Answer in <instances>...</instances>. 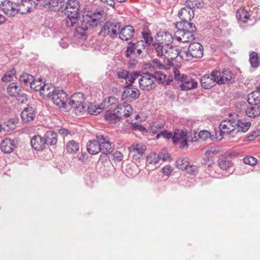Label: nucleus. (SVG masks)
Listing matches in <instances>:
<instances>
[{"mask_svg":"<svg viewBox=\"0 0 260 260\" xmlns=\"http://www.w3.org/2000/svg\"><path fill=\"white\" fill-rule=\"evenodd\" d=\"M104 12L103 10L95 11L91 15L83 16L81 24L76 27L75 31L81 36L85 35V31L89 27L94 28L100 24V20L103 17Z\"/></svg>","mask_w":260,"mask_h":260,"instance_id":"f257e3e1","label":"nucleus"},{"mask_svg":"<svg viewBox=\"0 0 260 260\" xmlns=\"http://www.w3.org/2000/svg\"><path fill=\"white\" fill-rule=\"evenodd\" d=\"M79 3L77 0H68L63 8V12L67 15L65 25L68 27L74 26L79 21L80 14Z\"/></svg>","mask_w":260,"mask_h":260,"instance_id":"f03ea898","label":"nucleus"},{"mask_svg":"<svg viewBox=\"0 0 260 260\" xmlns=\"http://www.w3.org/2000/svg\"><path fill=\"white\" fill-rule=\"evenodd\" d=\"M25 4L21 3V4H16L12 3L9 1H4L1 5V8L4 12L9 16H14L17 13L25 14L30 12V8L27 6L25 7Z\"/></svg>","mask_w":260,"mask_h":260,"instance_id":"7ed1b4c3","label":"nucleus"},{"mask_svg":"<svg viewBox=\"0 0 260 260\" xmlns=\"http://www.w3.org/2000/svg\"><path fill=\"white\" fill-rule=\"evenodd\" d=\"M142 38L140 41L136 43L129 42L126 49H137L142 47L143 49L146 48H151L154 49L152 43H155L152 37L151 33L149 30L143 29L141 32Z\"/></svg>","mask_w":260,"mask_h":260,"instance_id":"20e7f679","label":"nucleus"},{"mask_svg":"<svg viewBox=\"0 0 260 260\" xmlns=\"http://www.w3.org/2000/svg\"><path fill=\"white\" fill-rule=\"evenodd\" d=\"M155 42L152 43L154 49H163L171 45L170 49H173L171 45L173 38L171 34L167 31H159L155 37Z\"/></svg>","mask_w":260,"mask_h":260,"instance_id":"39448f33","label":"nucleus"},{"mask_svg":"<svg viewBox=\"0 0 260 260\" xmlns=\"http://www.w3.org/2000/svg\"><path fill=\"white\" fill-rule=\"evenodd\" d=\"M219 131L215 130V138L221 141L225 135H229L236 129V120L233 119H225L222 120L219 126Z\"/></svg>","mask_w":260,"mask_h":260,"instance_id":"423d86ee","label":"nucleus"},{"mask_svg":"<svg viewBox=\"0 0 260 260\" xmlns=\"http://www.w3.org/2000/svg\"><path fill=\"white\" fill-rule=\"evenodd\" d=\"M173 72L175 79L182 82V84L180 85L182 90H188L197 87L198 82L196 80L188 78L184 74L181 75L177 69L174 68Z\"/></svg>","mask_w":260,"mask_h":260,"instance_id":"0eeeda50","label":"nucleus"},{"mask_svg":"<svg viewBox=\"0 0 260 260\" xmlns=\"http://www.w3.org/2000/svg\"><path fill=\"white\" fill-rule=\"evenodd\" d=\"M220 75V71L218 70H214L211 73L210 75L206 74L202 77L201 78V83L202 87L206 89H211L214 87L216 84H222L221 80H218Z\"/></svg>","mask_w":260,"mask_h":260,"instance_id":"6e6552de","label":"nucleus"},{"mask_svg":"<svg viewBox=\"0 0 260 260\" xmlns=\"http://www.w3.org/2000/svg\"><path fill=\"white\" fill-rule=\"evenodd\" d=\"M85 100V98L83 93H75L71 96L70 102L68 103V106L74 108L76 113H81L86 109V106L83 104Z\"/></svg>","mask_w":260,"mask_h":260,"instance_id":"1a4fd4ad","label":"nucleus"},{"mask_svg":"<svg viewBox=\"0 0 260 260\" xmlns=\"http://www.w3.org/2000/svg\"><path fill=\"white\" fill-rule=\"evenodd\" d=\"M139 83L141 89L146 91H150L154 89L156 85L154 81V77L152 74L148 72L144 73L142 75H139Z\"/></svg>","mask_w":260,"mask_h":260,"instance_id":"9d476101","label":"nucleus"},{"mask_svg":"<svg viewBox=\"0 0 260 260\" xmlns=\"http://www.w3.org/2000/svg\"><path fill=\"white\" fill-rule=\"evenodd\" d=\"M120 28L119 23L108 21L103 26L100 34L103 36L109 35L111 37L114 38L119 33Z\"/></svg>","mask_w":260,"mask_h":260,"instance_id":"9b49d317","label":"nucleus"},{"mask_svg":"<svg viewBox=\"0 0 260 260\" xmlns=\"http://www.w3.org/2000/svg\"><path fill=\"white\" fill-rule=\"evenodd\" d=\"M189 136L186 130L176 129L174 131L172 141L175 144H180L181 148L188 147Z\"/></svg>","mask_w":260,"mask_h":260,"instance_id":"f8f14e48","label":"nucleus"},{"mask_svg":"<svg viewBox=\"0 0 260 260\" xmlns=\"http://www.w3.org/2000/svg\"><path fill=\"white\" fill-rule=\"evenodd\" d=\"M146 150V146L138 142L134 143L128 148L129 155L135 160L140 159L144 154Z\"/></svg>","mask_w":260,"mask_h":260,"instance_id":"ddd939ff","label":"nucleus"},{"mask_svg":"<svg viewBox=\"0 0 260 260\" xmlns=\"http://www.w3.org/2000/svg\"><path fill=\"white\" fill-rule=\"evenodd\" d=\"M51 99L53 103L58 107H62L63 106H68L67 101V94L62 90H55L53 94H51Z\"/></svg>","mask_w":260,"mask_h":260,"instance_id":"4468645a","label":"nucleus"},{"mask_svg":"<svg viewBox=\"0 0 260 260\" xmlns=\"http://www.w3.org/2000/svg\"><path fill=\"white\" fill-rule=\"evenodd\" d=\"M123 86L125 89L121 95L122 100L131 99L134 101L139 98L140 91L138 89L132 87V85H129V84H123Z\"/></svg>","mask_w":260,"mask_h":260,"instance_id":"2eb2a0df","label":"nucleus"},{"mask_svg":"<svg viewBox=\"0 0 260 260\" xmlns=\"http://www.w3.org/2000/svg\"><path fill=\"white\" fill-rule=\"evenodd\" d=\"M116 74L118 78L125 79V84H129V85H132L135 80L139 77L138 73H130L122 69H118L116 71Z\"/></svg>","mask_w":260,"mask_h":260,"instance_id":"dca6fc26","label":"nucleus"},{"mask_svg":"<svg viewBox=\"0 0 260 260\" xmlns=\"http://www.w3.org/2000/svg\"><path fill=\"white\" fill-rule=\"evenodd\" d=\"M65 4L64 0H45L43 7L52 11H62Z\"/></svg>","mask_w":260,"mask_h":260,"instance_id":"f3484780","label":"nucleus"},{"mask_svg":"<svg viewBox=\"0 0 260 260\" xmlns=\"http://www.w3.org/2000/svg\"><path fill=\"white\" fill-rule=\"evenodd\" d=\"M204 50H183L181 52L180 58L185 60H189L194 58H200L203 55Z\"/></svg>","mask_w":260,"mask_h":260,"instance_id":"a211bd4d","label":"nucleus"},{"mask_svg":"<svg viewBox=\"0 0 260 260\" xmlns=\"http://www.w3.org/2000/svg\"><path fill=\"white\" fill-rule=\"evenodd\" d=\"M183 50H166V54H165L164 62L167 66H173L172 60L179 56L180 57L181 52Z\"/></svg>","mask_w":260,"mask_h":260,"instance_id":"6ab92c4d","label":"nucleus"},{"mask_svg":"<svg viewBox=\"0 0 260 260\" xmlns=\"http://www.w3.org/2000/svg\"><path fill=\"white\" fill-rule=\"evenodd\" d=\"M194 16V10L188 6L182 8L178 12V16L181 21H191Z\"/></svg>","mask_w":260,"mask_h":260,"instance_id":"aec40b11","label":"nucleus"},{"mask_svg":"<svg viewBox=\"0 0 260 260\" xmlns=\"http://www.w3.org/2000/svg\"><path fill=\"white\" fill-rule=\"evenodd\" d=\"M117 99L114 96H110L105 99L102 103V108L106 110H117L118 106Z\"/></svg>","mask_w":260,"mask_h":260,"instance_id":"412c9836","label":"nucleus"},{"mask_svg":"<svg viewBox=\"0 0 260 260\" xmlns=\"http://www.w3.org/2000/svg\"><path fill=\"white\" fill-rule=\"evenodd\" d=\"M116 110L117 113H119V119H120L122 117H129L133 112V109L132 107L128 104L118 105Z\"/></svg>","mask_w":260,"mask_h":260,"instance_id":"4be33fe9","label":"nucleus"},{"mask_svg":"<svg viewBox=\"0 0 260 260\" xmlns=\"http://www.w3.org/2000/svg\"><path fill=\"white\" fill-rule=\"evenodd\" d=\"M190 21H179L176 24L177 29H181L184 32L193 33L196 30V27L193 23L189 22Z\"/></svg>","mask_w":260,"mask_h":260,"instance_id":"5701e85b","label":"nucleus"},{"mask_svg":"<svg viewBox=\"0 0 260 260\" xmlns=\"http://www.w3.org/2000/svg\"><path fill=\"white\" fill-rule=\"evenodd\" d=\"M15 148V144L14 140L10 138H5L1 143V149L6 153H11Z\"/></svg>","mask_w":260,"mask_h":260,"instance_id":"b1692460","label":"nucleus"},{"mask_svg":"<svg viewBox=\"0 0 260 260\" xmlns=\"http://www.w3.org/2000/svg\"><path fill=\"white\" fill-rule=\"evenodd\" d=\"M21 87L17 85L16 83H12L9 85L7 88L8 93L11 96H16L19 95L20 97L24 98L26 100V96L23 93H21Z\"/></svg>","mask_w":260,"mask_h":260,"instance_id":"393cba45","label":"nucleus"},{"mask_svg":"<svg viewBox=\"0 0 260 260\" xmlns=\"http://www.w3.org/2000/svg\"><path fill=\"white\" fill-rule=\"evenodd\" d=\"M43 137L38 135L34 136L31 139L30 143L32 147L38 151L43 150L46 148Z\"/></svg>","mask_w":260,"mask_h":260,"instance_id":"a878e982","label":"nucleus"},{"mask_svg":"<svg viewBox=\"0 0 260 260\" xmlns=\"http://www.w3.org/2000/svg\"><path fill=\"white\" fill-rule=\"evenodd\" d=\"M134 32L135 29L132 26H125L120 30L119 38L122 40L127 41L133 37Z\"/></svg>","mask_w":260,"mask_h":260,"instance_id":"bb28decb","label":"nucleus"},{"mask_svg":"<svg viewBox=\"0 0 260 260\" xmlns=\"http://www.w3.org/2000/svg\"><path fill=\"white\" fill-rule=\"evenodd\" d=\"M57 133L53 131L46 132L43 137L45 145L53 146L55 145L57 142Z\"/></svg>","mask_w":260,"mask_h":260,"instance_id":"cd10ccee","label":"nucleus"},{"mask_svg":"<svg viewBox=\"0 0 260 260\" xmlns=\"http://www.w3.org/2000/svg\"><path fill=\"white\" fill-rule=\"evenodd\" d=\"M21 117L24 122L28 123L34 119L35 114L31 107L25 108L21 112Z\"/></svg>","mask_w":260,"mask_h":260,"instance_id":"c85d7f7f","label":"nucleus"},{"mask_svg":"<svg viewBox=\"0 0 260 260\" xmlns=\"http://www.w3.org/2000/svg\"><path fill=\"white\" fill-rule=\"evenodd\" d=\"M86 147L88 153L90 154L94 155L101 152V147L96 140L89 141Z\"/></svg>","mask_w":260,"mask_h":260,"instance_id":"c756f323","label":"nucleus"},{"mask_svg":"<svg viewBox=\"0 0 260 260\" xmlns=\"http://www.w3.org/2000/svg\"><path fill=\"white\" fill-rule=\"evenodd\" d=\"M248 102L250 105H258L260 103V85L256 90L248 94Z\"/></svg>","mask_w":260,"mask_h":260,"instance_id":"7c9ffc66","label":"nucleus"},{"mask_svg":"<svg viewBox=\"0 0 260 260\" xmlns=\"http://www.w3.org/2000/svg\"><path fill=\"white\" fill-rule=\"evenodd\" d=\"M117 113V110H106L105 114V118L112 123H115L119 121V115Z\"/></svg>","mask_w":260,"mask_h":260,"instance_id":"2f4dec72","label":"nucleus"},{"mask_svg":"<svg viewBox=\"0 0 260 260\" xmlns=\"http://www.w3.org/2000/svg\"><path fill=\"white\" fill-rule=\"evenodd\" d=\"M233 77V74L229 69H224L222 71L221 73L220 72V75L219 77H218V80H221L222 84H224L226 82H231Z\"/></svg>","mask_w":260,"mask_h":260,"instance_id":"473e14b6","label":"nucleus"},{"mask_svg":"<svg viewBox=\"0 0 260 260\" xmlns=\"http://www.w3.org/2000/svg\"><path fill=\"white\" fill-rule=\"evenodd\" d=\"M247 115L250 117H256L260 115V106L257 104H251L246 110Z\"/></svg>","mask_w":260,"mask_h":260,"instance_id":"72a5a7b5","label":"nucleus"},{"mask_svg":"<svg viewBox=\"0 0 260 260\" xmlns=\"http://www.w3.org/2000/svg\"><path fill=\"white\" fill-rule=\"evenodd\" d=\"M55 90L54 87L53 85L49 84H43L41 90L40 91V94L43 96H46L50 98L51 94Z\"/></svg>","mask_w":260,"mask_h":260,"instance_id":"f704fd0d","label":"nucleus"},{"mask_svg":"<svg viewBox=\"0 0 260 260\" xmlns=\"http://www.w3.org/2000/svg\"><path fill=\"white\" fill-rule=\"evenodd\" d=\"M66 149L70 154L77 153L79 149V143L74 140H71L67 143Z\"/></svg>","mask_w":260,"mask_h":260,"instance_id":"c9c22d12","label":"nucleus"},{"mask_svg":"<svg viewBox=\"0 0 260 260\" xmlns=\"http://www.w3.org/2000/svg\"><path fill=\"white\" fill-rule=\"evenodd\" d=\"M236 120V129L237 132H246L251 126L250 122H243L242 120Z\"/></svg>","mask_w":260,"mask_h":260,"instance_id":"e433bc0d","label":"nucleus"},{"mask_svg":"<svg viewBox=\"0 0 260 260\" xmlns=\"http://www.w3.org/2000/svg\"><path fill=\"white\" fill-rule=\"evenodd\" d=\"M96 140L100 145L111 142L110 135L106 133H99L96 134Z\"/></svg>","mask_w":260,"mask_h":260,"instance_id":"4c0bfd02","label":"nucleus"},{"mask_svg":"<svg viewBox=\"0 0 260 260\" xmlns=\"http://www.w3.org/2000/svg\"><path fill=\"white\" fill-rule=\"evenodd\" d=\"M198 136L199 138L204 141H206L209 138H210L212 141H218V138H215V132H214V135H211L210 132L208 131H202L199 133Z\"/></svg>","mask_w":260,"mask_h":260,"instance_id":"58836bf2","label":"nucleus"},{"mask_svg":"<svg viewBox=\"0 0 260 260\" xmlns=\"http://www.w3.org/2000/svg\"><path fill=\"white\" fill-rule=\"evenodd\" d=\"M100 147L101 152L104 154L107 155L113 151L114 145L112 142H110L100 145Z\"/></svg>","mask_w":260,"mask_h":260,"instance_id":"ea45409f","label":"nucleus"},{"mask_svg":"<svg viewBox=\"0 0 260 260\" xmlns=\"http://www.w3.org/2000/svg\"><path fill=\"white\" fill-rule=\"evenodd\" d=\"M186 6H188L191 9L201 8L204 6V3L202 0H188L186 2Z\"/></svg>","mask_w":260,"mask_h":260,"instance_id":"a19ab883","label":"nucleus"},{"mask_svg":"<svg viewBox=\"0 0 260 260\" xmlns=\"http://www.w3.org/2000/svg\"><path fill=\"white\" fill-rule=\"evenodd\" d=\"M250 15L245 10H238L236 12V17L239 20L245 22L249 18Z\"/></svg>","mask_w":260,"mask_h":260,"instance_id":"79ce46f5","label":"nucleus"},{"mask_svg":"<svg viewBox=\"0 0 260 260\" xmlns=\"http://www.w3.org/2000/svg\"><path fill=\"white\" fill-rule=\"evenodd\" d=\"M103 110V108H102V104L100 106L90 104L87 108L88 112L90 114L94 115H96L101 113Z\"/></svg>","mask_w":260,"mask_h":260,"instance_id":"37998d69","label":"nucleus"},{"mask_svg":"<svg viewBox=\"0 0 260 260\" xmlns=\"http://www.w3.org/2000/svg\"><path fill=\"white\" fill-rule=\"evenodd\" d=\"M34 77L31 75L24 73L20 76V80L25 85L30 86V84L32 83L34 80Z\"/></svg>","mask_w":260,"mask_h":260,"instance_id":"c03bdc74","label":"nucleus"},{"mask_svg":"<svg viewBox=\"0 0 260 260\" xmlns=\"http://www.w3.org/2000/svg\"><path fill=\"white\" fill-rule=\"evenodd\" d=\"M219 167L223 170H227L232 166V162L225 157H222L218 160Z\"/></svg>","mask_w":260,"mask_h":260,"instance_id":"a18cd8bd","label":"nucleus"},{"mask_svg":"<svg viewBox=\"0 0 260 260\" xmlns=\"http://www.w3.org/2000/svg\"><path fill=\"white\" fill-rule=\"evenodd\" d=\"M188 165L187 158L183 157H178L176 161V167L182 170H184Z\"/></svg>","mask_w":260,"mask_h":260,"instance_id":"49530a36","label":"nucleus"},{"mask_svg":"<svg viewBox=\"0 0 260 260\" xmlns=\"http://www.w3.org/2000/svg\"><path fill=\"white\" fill-rule=\"evenodd\" d=\"M146 162L149 164L156 165L159 163V160L157 154L150 153L146 158Z\"/></svg>","mask_w":260,"mask_h":260,"instance_id":"de8ad7c7","label":"nucleus"},{"mask_svg":"<svg viewBox=\"0 0 260 260\" xmlns=\"http://www.w3.org/2000/svg\"><path fill=\"white\" fill-rule=\"evenodd\" d=\"M164 125L161 123H154L152 124L150 126L149 130L151 132L153 133L154 134H159L161 133L164 129Z\"/></svg>","mask_w":260,"mask_h":260,"instance_id":"09e8293b","label":"nucleus"},{"mask_svg":"<svg viewBox=\"0 0 260 260\" xmlns=\"http://www.w3.org/2000/svg\"><path fill=\"white\" fill-rule=\"evenodd\" d=\"M42 84H44L42 79L39 78L37 80L34 79L32 83L30 84V87L35 90V91H39L40 92L43 86Z\"/></svg>","mask_w":260,"mask_h":260,"instance_id":"8fccbe9b","label":"nucleus"},{"mask_svg":"<svg viewBox=\"0 0 260 260\" xmlns=\"http://www.w3.org/2000/svg\"><path fill=\"white\" fill-rule=\"evenodd\" d=\"M249 61L251 66L253 68H256L258 67V54L256 52L253 51L250 54Z\"/></svg>","mask_w":260,"mask_h":260,"instance_id":"3c124183","label":"nucleus"},{"mask_svg":"<svg viewBox=\"0 0 260 260\" xmlns=\"http://www.w3.org/2000/svg\"><path fill=\"white\" fill-rule=\"evenodd\" d=\"M154 77V81H156L158 83H164L166 81V78L167 76L165 74H162L160 72H155L154 74H152Z\"/></svg>","mask_w":260,"mask_h":260,"instance_id":"603ef678","label":"nucleus"},{"mask_svg":"<svg viewBox=\"0 0 260 260\" xmlns=\"http://www.w3.org/2000/svg\"><path fill=\"white\" fill-rule=\"evenodd\" d=\"M126 56L132 58V60L138 57L142 52V50H126Z\"/></svg>","mask_w":260,"mask_h":260,"instance_id":"864d4df0","label":"nucleus"},{"mask_svg":"<svg viewBox=\"0 0 260 260\" xmlns=\"http://www.w3.org/2000/svg\"><path fill=\"white\" fill-rule=\"evenodd\" d=\"M173 136V135L172 134V133L169 131H166L164 129L161 132V133H159L156 135V139H158L162 137L166 139H172Z\"/></svg>","mask_w":260,"mask_h":260,"instance_id":"5fc2aeb1","label":"nucleus"},{"mask_svg":"<svg viewBox=\"0 0 260 260\" xmlns=\"http://www.w3.org/2000/svg\"><path fill=\"white\" fill-rule=\"evenodd\" d=\"M16 72V71L14 69L10 71L7 72L5 75L2 78V80L5 82L10 81L13 76L15 74Z\"/></svg>","mask_w":260,"mask_h":260,"instance_id":"6e6d98bb","label":"nucleus"},{"mask_svg":"<svg viewBox=\"0 0 260 260\" xmlns=\"http://www.w3.org/2000/svg\"><path fill=\"white\" fill-rule=\"evenodd\" d=\"M193 35L191 33L184 32L182 35V37L181 38L180 41L182 42H188L194 40Z\"/></svg>","mask_w":260,"mask_h":260,"instance_id":"4d7b16f0","label":"nucleus"},{"mask_svg":"<svg viewBox=\"0 0 260 260\" xmlns=\"http://www.w3.org/2000/svg\"><path fill=\"white\" fill-rule=\"evenodd\" d=\"M157 155L159 160L162 159L163 161H166L171 158L170 154L165 150L161 151L157 154Z\"/></svg>","mask_w":260,"mask_h":260,"instance_id":"13d9d810","label":"nucleus"},{"mask_svg":"<svg viewBox=\"0 0 260 260\" xmlns=\"http://www.w3.org/2000/svg\"><path fill=\"white\" fill-rule=\"evenodd\" d=\"M243 161L245 164H248L251 166H254L257 163V159L254 157L249 156L245 157L243 158Z\"/></svg>","mask_w":260,"mask_h":260,"instance_id":"bf43d9fd","label":"nucleus"},{"mask_svg":"<svg viewBox=\"0 0 260 260\" xmlns=\"http://www.w3.org/2000/svg\"><path fill=\"white\" fill-rule=\"evenodd\" d=\"M260 136V130H255L252 131L250 134L246 138L247 141H253L255 138Z\"/></svg>","mask_w":260,"mask_h":260,"instance_id":"052dcab7","label":"nucleus"},{"mask_svg":"<svg viewBox=\"0 0 260 260\" xmlns=\"http://www.w3.org/2000/svg\"><path fill=\"white\" fill-rule=\"evenodd\" d=\"M153 62L154 63V66H155L156 67L160 69H165L166 70H167L170 68L169 66H166V64L165 63H161L160 61L157 60V59H154L153 60Z\"/></svg>","mask_w":260,"mask_h":260,"instance_id":"680f3d73","label":"nucleus"},{"mask_svg":"<svg viewBox=\"0 0 260 260\" xmlns=\"http://www.w3.org/2000/svg\"><path fill=\"white\" fill-rule=\"evenodd\" d=\"M173 171V168L170 166H166L162 169V171L164 175L169 176Z\"/></svg>","mask_w":260,"mask_h":260,"instance_id":"e2e57ef3","label":"nucleus"},{"mask_svg":"<svg viewBox=\"0 0 260 260\" xmlns=\"http://www.w3.org/2000/svg\"><path fill=\"white\" fill-rule=\"evenodd\" d=\"M188 49H203V46L198 42H193L190 43Z\"/></svg>","mask_w":260,"mask_h":260,"instance_id":"0e129e2a","label":"nucleus"},{"mask_svg":"<svg viewBox=\"0 0 260 260\" xmlns=\"http://www.w3.org/2000/svg\"><path fill=\"white\" fill-rule=\"evenodd\" d=\"M178 30L175 32L174 37L177 39L178 41H180L181 40V38L182 37V35H183L184 31H183L181 29H177Z\"/></svg>","mask_w":260,"mask_h":260,"instance_id":"69168bd1","label":"nucleus"},{"mask_svg":"<svg viewBox=\"0 0 260 260\" xmlns=\"http://www.w3.org/2000/svg\"><path fill=\"white\" fill-rule=\"evenodd\" d=\"M114 158L117 161H121L122 159L123 155L122 153L118 151H116L113 154Z\"/></svg>","mask_w":260,"mask_h":260,"instance_id":"338daca9","label":"nucleus"},{"mask_svg":"<svg viewBox=\"0 0 260 260\" xmlns=\"http://www.w3.org/2000/svg\"><path fill=\"white\" fill-rule=\"evenodd\" d=\"M197 167L194 165H191V166H188L186 168L184 169L186 170L187 172L189 174H192L193 173H194L197 170Z\"/></svg>","mask_w":260,"mask_h":260,"instance_id":"774afa93","label":"nucleus"}]
</instances>
